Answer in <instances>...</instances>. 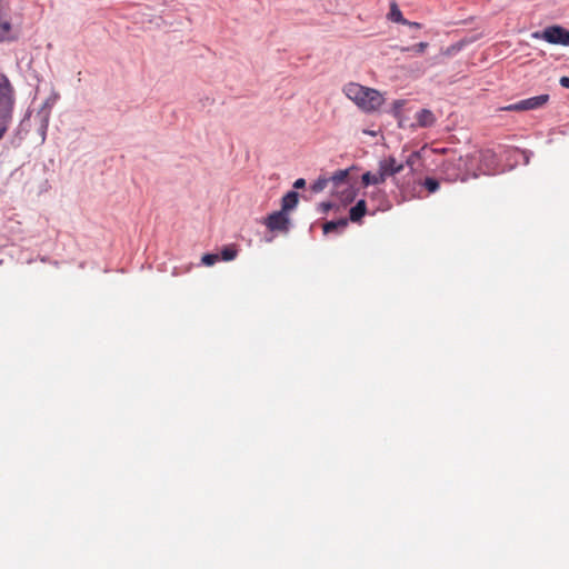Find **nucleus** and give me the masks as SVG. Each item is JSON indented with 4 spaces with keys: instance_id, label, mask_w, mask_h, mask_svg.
Instances as JSON below:
<instances>
[{
    "instance_id": "obj_15",
    "label": "nucleus",
    "mask_w": 569,
    "mask_h": 569,
    "mask_svg": "<svg viewBox=\"0 0 569 569\" xmlns=\"http://www.w3.org/2000/svg\"><path fill=\"white\" fill-rule=\"evenodd\" d=\"M238 254V250L234 246H227L221 250V254L219 258H221L224 261H231L233 260Z\"/></svg>"
},
{
    "instance_id": "obj_8",
    "label": "nucleus",
    "mask_w": 569,
    "mask_h": 569,
    "mask_svg": "<svg viewBox=\"0 0 569 569\" xmlns=\"http://www.w3.org/2000/svg\"><path fill=\"white\" fill-rule=\"evenodd\" d=\"M388 18L393 21V22H398V23H402V24H407L409 26L410 28H415V29H420L421 28V24L418 23V22H410L408 21L407 19H405L402 17V13L401 11L399 10V8L397 7L396 3H392L391 6V9H390V12L388 13Z\"/></svg>"
},
{
    "instance_id": "obj_5",
    "label": "nucleus",
    "mask_w": 569,
    "mask_h": 569,
    "mask_svg": "<svg viewBox=\"0 0 569 569\" xmlns=\"http://www.w3.org/2000/svg\"><path fill=\"white\" fill-rule=\"evenodd\" d=\"M264 224L272 232H287L289 230L290 219L287 213L279 210L270 213L266 218Z\"/></svg>"
},
{
    "instance_id": "obj_4",
    "label": "nucleus",
    "mask_w": 569,
    "mask_h": 569,
    "mask_svg": "<svg viewBox=\"0 0 569 569\" xmlns=\"http://www.w3.org/2000/svg\"><path fill=\"white\" fill-rule=\"evenodd\" d=\"M549 101V94H540L520 100L505 108L508 111H527L543 107Z\"/></svg>"
},
{
    "instance_id": "obj_19",
    "label": "nucleus",
    "mask_w": 569,
    "mask_h": 569,
    "mask_svg": "<svg viewBox=\"0 0 569 569\" xmlns=\"http://www.w3.org/2000/svg\"><path fill=\"white\" fill-rule=\"evenodd\" d=\"M219 260V254L217 253H207L203 254L201 261L206 266H212Z\"/></svg>"
},
{
    "instance_id": "obj_18",
    "label": "nucleus",
    "mask_w": 569,
    "mask_h": 569,
    "mask_svg": "<svg viewBox=\"0 0 569 569\" xmlns=\"http://www.w3.org/2000/svg\"><path fill=\"white\" fill-rule=\"evenodd\" d=\"M428 48L427 42H419L418 44L413 47H401L400 51L407 52V51H413L416 53H422Z\"/></svg>"
},
{
    "instance_id": "obj_21",
    "label": "nucleus",
    "mask_w": 569,
    "mask_h": 569,
    "mask_svg": "<svg viewBox=\"0 0 569 569\" xmlns=\"http://www.w3.org/2000/svg\"><path fill=\"white\" fill-rule=\"evenodd\" d=\"M319 207L321 209V212L326 213L332 208V203L331 202H321L319 204Z\"/></svg>"
},
{
    "instance_id": "obj_14",
    "label": "nucleus",
    "mask_w": 569,
    "mask_h": 569,
    "mask_svg": "<svg viewBox=\"0 0 569 569\" xmlns=\"http://www.w3.org/2000/svg\"><path fill=\"white\" fill-rule=\"evenodd\" d=\"M348 222L347 219H340L338 221H328L323 224V232L330 233L338 229H345L347 227Z\"/></svg>"
},
{
    "instance_id": "obj_9",
    "label": "nucleus",
    "mask_w": 569,
    "mask_h": 569,
    "mask_svg": "<svg viewBox=\"0 0 569 569\" xmlns=\"http://www.w3.org/2000/svg\"><path fill=\"white\" fill-rule=\"evenodd\" d=\"M416 121H417L419 127L428 128V127H431V126L435 124L436 117H435V114L430 110L421 109L416 114Z\"/></svg>"
},
{
    "instance_id": "obj_10",
    "label": "nucleus",
    "mask_w": 569,
    "mask_h": 569,
    "mask_svg": "<svg viewBox=\"0 0 569 569\" xmlns=\"http://www.w3.org/2000/svg\"><path fill=\"white\" fill-rule=\"evenodd\" d=\"M299 201V194L296 191L287 192L281 200V211L287 213L288 211L295 209Z\"/></svg>"
},
{
    "instance_id": "obj_23",
    "label": "nucleus",
    "mask_w": 569,
    "mask_h": 569,
    "mask_svg": "<svg viewBox=\"0 0 569 569\" xmlns=\"http://www.w3.org/2000/svg\"><path fill=\"white\" fill-rule=\"evenodd\" d=\"M559 83L566 88L569 89V77H561L559 80Z\"/></svg>"
},
{
    "instance_id": "obj_13",
    "label": "nucleus",
    "mask_w": 569,
    "mask_h": 569,
    "mask_svg": "<svg viewBox=\"0 0 569 569\" xmlns=\"http://www.w3.org/2000/svg\"><path fill=\"white\" fill-rule=\"evenodd\" d=\"M362 182L365 186L369 184H380L383 183L385 180L382 176L379 173V170L377 172H366L362 174Z\"/></svg>"
},
{
    "instance_id": "obj_2",
    "label": "nucleus",
    "mask_w": 569,
    "mask_h": 569,
    "mask_svg": "<svg viewBox=\"0 0 569 569\" xmlns=\"http://www.w3.org/2000/svg\"><path fill=\"white\" fill-rule=\"evenodd\" d=\"M16 103V90L4 73H0V139L12 120Z\"/></svg>"
},
{
    "instance_id": "obj_6",
    "label": "nucleus",
    "mask_w": 569,
    "mask_h": 569,
    "mask_svg": "<svg viewBox=\"0 0 569 569\" xmlns=\"http://www.w3.org/2000/svg\"><path fill=\"white\" fill-rule=\"evenodd\" d=\"M405 168L403 163H398L393 157H389L379 161V173L386 181L387 178L393 177L401 172Z\"/></svg>"
},
{
    "instance_id": "obj_22",
    "label": "nucleus",
    "mask_w": 569,
    "mask_h": 569,
    "mask_svg": "<svg viewBox=\"0 0 569 569\" xmlns=\"http://www.w3.org/2000/svg\"><path fill=\"white\" fill-rule=\"evenodd\" d=\"M305 186H306V181H305V179H302V178L297 179V180L295 181V183H293V187H295L296 189L303 188Z\"/></svg>"
},
{
    "instance_id": "obj_16",
    "label": "nucleus",
    "mask_w": 569,
    "mask_h": 569,
    "mask_svg": "<svg viewBox=\"0 0 569 569\" xmlns=\"http://www.w3.org/2000/svg\"><path fill=\"white\" fill-rule=\"evenodd\" d=\"M328 184H329V179L325 178V177H320L311 184V190L317 193V192L325 190L328 187Z\"/></svg>"
},
{
    "instance_id": "obj_7",
    "label": "nucleus",
    "mask_w": 569,
    "mask_h": 569,
    "mask_svg": "<svg viewBox=\"0 0 569 569\" xmlns=\"http://www.w3.org/2000/svg\"><path fill=\"white\" fill-rule=\"evenodd\" d=\"M7 2H0V41H8L12 39L11 22L9 19V8Z\"/></svg>"
},
{
    "instance_id": "obj_1",
    "label": "nucleus",
    "mask_w": 569,
    "mask_h": 569,
    "mask_svg": "<svg viewBox=\"0 0 569 569\" xmlns=\"http://www.w3.org/2000/svg\"><path fill=\"white\" fill-rule=\"evenodd\" d=\"M343 93L365 112H373L383 103V97L378 90L359 83H347L343 87Z\"/></svg>"
},
{
    "instance_id": "obj_17",
    "label": "nucleus",
    "mask_w": 569,
    "mask_h": 569,
    "mask_svg": "<svg viewBox=\"0 0 569 569\" xmlns=\"http://www.w3.org/2000/svg\"><path fill=\"white\" fill-rule=\"evenodd\" d=\"M422 184L430 193L438 191L440 187L439 181L435 178H426Z\"/></svg>"
},
{
    "instance_id": "obj_20",
    "label": "nucleus",
    "mask_w": 569,
    "mask_h": 569,
    "mask_svg": "<svg viewBox=\"0 0 569 569\" xmlns=\"http://www.w3.org/2000/svg\"><path fill=\"white\" fill-rule=\"evenodd\" d=\"M419 160V153L412 152L406 160V164L410 167L411 170H413L415 163Z\"/></svg>"
},
{
    "instance_id": "obj_12",
    "label": "nucleus",
    "mask_w": 569,
    "mask_h": 569,
    "mask_svg": "<svg viewBox=\"0 0 569 569\" xmlns=\"http://www.w3.org/2000/svg\"><path fill=\"white\" fill-rule=\"evenodd\" d=\"M349 170H338L336 171L329 179V182H332L336 188L342 186H349L348 183Z\"/></svg>"
},
{
    "instance_id": "obj_11",
    "label": "nucleus",
    "mask_w": 569,
    "mask_h": 569,
    "mask_svg": "<svg viewBox=\"0 0 569 569\" xmlns=\"http://www.w3.org/2000/svg\"><path fill=\"white\" fill-rule=\"evenodd\" d=\"M367 212V203L365 200H359L356 206L350 209L349 218L352 222H358Z\"/></svg>"
},
{
    "instance_id": "obj_3",
    "label": "nucleus",
    "mask_w": 569,
    "mask_h": 569,
    "mask_svg": "<svg viewBox=\"0 0 569 569\" xmlns=\"http://www.w3.org/2000/svg\"><path fill=\"white\" fill-rule=\"evenodd\" d=\"M533 38L552 44L569 46V30L560 26L547 27L541 32H535Z\"/></svg>"
}]
</instances>
